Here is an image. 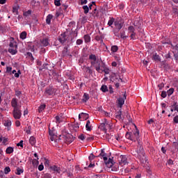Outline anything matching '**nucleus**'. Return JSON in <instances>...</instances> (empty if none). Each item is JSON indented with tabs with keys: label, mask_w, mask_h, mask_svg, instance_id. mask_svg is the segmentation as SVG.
<instances>
[{
	"label": "nucleus",
	"mask_w": 178,
	"mask_h": 178,
	"mask_svg": "<svg viewBox=\"0 0 178 178\" xmlns=\"http://www.w3.org/2000/svg\"><path fill=\"white\" fill-rule=\"evenodd\" d=\"M42 44L43 47H48L49 45V39L48 38L43 39L42 40Z\"/></svg>",
	"instance_id": "6ab92c4d"
},
{
	"label": "nucleus",
	"mask_w": 178,
	"mask_h": 178,
	"mask_svg": "<svg viewBox=\"0 0 178 178\" xmlns=\"http://www.w3.org/2000/svg\"><path fill=\"white\" fill-rule=\"evenodd\" d=\"M54 18V15H48L46 19V23L47 24H51V20H52V19Z\"/></svg>",
	"instance_id": "aec40b11"
},
{
	"label": "nucleus",
	"mask_w": 178,
	"mask_h": 178,
	"mask_svg": "<svg viewBox=\"0 0 178 178\" xmlns=\"http://www.w3.org/2000/svg\"><path fill=\"white\" fill-rule=\"evenodd\" d=\"M83 40L86 44H88V42H91V36L88 34L84 35Z\"/></svg>",
	"instance_id": "dca6fc26"
},
{
	"label": "nucleus",
	"mask_w": 178,
	"mask_h": 178,
	"mask_svg": "<svg viewBox=\"0 0 178 178\" xmlns=\"http://www.w3.org/2000/svg\"><path fill=\"white\" fill-rule=\"evenodd\" d=\"M43 178H52L49 174H44Z\"/></svg>",
	"instance_id": "338daca9"
},
{
	"label": "nucleus",
	"mask_w": 178,
	"mask_h": 178,
	"mask_svg": "<svg viewBox=\"0 0 178 178\" xmlns=\"http://www.w3.org/2000/svg\"><path fill=\"white\" fill-rule=\"evenodd\" d=\"M9 47L10 48H17V43L13 39V40L10 42Z\"/></svg>",
	"instance_id": "4be33fe9"
},
{
	"label": "nucleus",
	"mask_w": 178,
	"mask_h": 178,
	"mask_svg": "<svg viewBox=\"0 0 178 178\" xmlns=\"http://www.w3.org/2000/svg\"><path fill=\"white\" fill-rule=\"evenodd\" d=\"M45 106H46L45 104H42L40 106L39 109H38L40 113H41V112H42V111H44V109H45Z\"/></svg>",
	"instance_id": "ea45409f"
},
{
	"label": "nucleus",
	"mask_w": 178,
	"mask_h": 178,
	"mask_svg": "<svg viewBox=\"0 0 178 178\" xmlns=\"http://www.w3.org/2000/svg\"><path fill=\"white\" fill-rule=\"evenodd\" d=\"M38 170H40V172L42 170H44V165L42 164H40L39 166H38Z\"/></svg>",
	"instance_id": "0e129e2a"
},
{
	"label": "nucleus",
	"mask_w": 178,
	"mask_h": 178,
	"mask_svg": "<svg viewBox=\"0 0 178 178\" xmlns=\"http://www.w3.org/2000/svg\"><path fill=\"white\" fill-rule=\"evenodd\" d=\"M119 49V48L118 47V46L114 45L111 47V51L113 52H118V50Z\"/></svg>",
	"instance_id": "58836bf2"
},
{
	"label": "nucleus",
	"mask_w": 178,
	"mask_h": 178,
	"mask_svg": "<svg viewBox=\"0 0 178 178\" xmlns=\"http://www.w3.org/2000/svg\"><path fill=\"white\" fill-rule=\"evenodd\" d=\"M98 156H106V153H105V151L104 149L101 150V153Z\"/></svg>",
	"instance_id": "de8ad7c7"
},
{
	"label": "nucleus",
	"mask_w": 178,
	"mask_h": 178,
	"mask_svg": "<svg viewBox=\"0 0 178 178\" xmlns=\"http://www.w3.org/2000/svg\"><path fill=\"white\" fill-rule=\"evenodd\" d=\"M114 24H115L116 29H118V30H120L122 29V27H123V24L119 23V22H118V21L115 22Z\"/></svg>",
	"instance_id": "412c9836"
},
{
	"label": "nucleus",
	"mask_w": 178,
	"mask_h": 178,
	"mask_svg": "<svg viewBox=\"0 0 178 178\" xmlns=\"http://www.w3.org/2000/svg\"><path fill=\"white\" fill-rule=\"evenodd\" d=\"M172 106L174 109V111H177L178 112V105L177 102H173L172 104Z\"/></svg>",
	"instance_id": "7c9ffc66"
},
{
	"label": "nucleus",
	"mask_w": 178,
	"mask_h": 178,
	"mask_svg": "<svg viewBox=\"0 0 178 178\" xmlns=\"http://www.w3.org/2000/svg\"><path fill=\"white\" fill-rule=\"evenodd\" d=\"M173 122L175 123V124H177V123H178V115L174 117V118H173Z\"/></svg>",
	"instance_id": "052dcab7"
},
{
	"label": "nucleus",
	"mask_w": 178,
	"mask_h": 178,
	"mask_svg": "<svg viewBox=\"0 0 178 178\" xmlns=\"http://www.w3.org/2000/svg\"><path fill=\"white\" fill-rule=\"evenodd\" d=\"M13 13H15V15H19V6H14L13 7Z\"/></svg>",
	"instance_id": "5701e85b"
},
{
	"label": "nucleus",
	"mask_w": 178,
	"mask_h": 178,
	"mask_svg": "<svg viewBox=\"0 0 178 178\" xmlns=\"http://www.w3.org/2000/svg\"><path fill=\"white\" fill-rule=\"evenodd\" d=\"M32 163H33V166H38V160L34 159L32 161Z\"/></svg>",
	"instance_id": "49530a36"
},
{
	"label": "nucleus",
	"mask_w": 178,
	"mask_h": 178,
	"mask_svg": "<svg viewBox=\"0 0 178 178\" xmlns=\"http://www.w3.org/2000/svg\"><path fill=\"white\" fill-rule=\"evenodd\" d=\"M167 95H168V92H166V91H163V92H161V97H162V98H166Z\"/></svg>",
	"instance_id": "3c124183"
},
{
	"label": "nucleus",
	"mask_w": 178,
	"mask_h": 178,
	"mask_svg": "<svg viewBox=\"0 0 178 178\" xmlns=\"http://www.w3.org/2000/svg\"><path fill=\"white\" fill-rule=\"evenodd\" d=\"M24 131H26L27 134H31V126H29L28 127H26L24 129Z\"/></svg>",
	"instance_id": "72a5a7b5"
},
{
	"label": "nucleus",
	"mask_w": 178,
	"mask_h": 178,
	"mask_svg": "<svg viewBox=\"0 0 178 178\" xmlns=\"http://www.w3.org/2000/svg\"><path fill=\"white\" fill-rule=\"evenodd\" d=\"M29 143L31 145H35V138H34L33 136H31L29 138Z\"/></svg>",
	"instance_id": "2f4dec72"
},
{
	"label": "nucleus",
	"mask_w": 178,
	"mask_h": 178,
	"mask_svg": "<svg viewBox=\"0 0 178 178\" xmlns=\"http://www.w3.org/2000/svg\"><path fill=\"white\" fill-rule=\"evenodd\" d=\"M95 40H96V41H101V42H104V40H102L101 36L99 35L95 36Z\"/></svg>",
	"instance_id": "8fccbe9b"
},
{
	"label": "nucleus",
	"mask_w": 178,
	"mask_h": 178,
	"mask_svg": "<svg viewBox=\"0 0 178 178\" xmlns=\"http://www.w3.org/2000/svg\"><path fill=\"white\" fill-rule=\"evenodd\" d=\"M173 92H175V88H170L168 91H167V95L168 97H170V95H172V94H173Z\"/></svg>",
	"instance_id": "c756f323"
},
{
	"label": "nucleus",
	"mask_w": 178,
	"mask_h": 178,
	"mask_svg": "<svg viewBox=\"0 0 178 178\" xmlns=\"http://www.w3.org/2000/svg\"><path fill=\"white\" fill-rule=\"evenodd\" d=\"M102 67H103L102 73L104 72L105 74H109L111 70H109V68L107 67L106 65H105V64H103V65H102Z\"/></svg>",
	"instance_id": "f3484780"
},
{
	"label": "nucleus",
	"mask_w": 178,
	"mask_h": 178,
	"mask_svg": "<svg viewBox=\"0 0 178 178\" xmlns=\"http://www.w3.org/2000/svg\"><path fill=\"white\" fill-rule=\"evenodd\" d=\"M27 58H29L30 60H34V57L33 56V54L31 52L26 53Z\"/></svg>",
	"instance_id": "f704fd0d"
},
{
	"label": "nucleus",
	"mask_w": 178,
	"mask_h": 178,
	"mask_svg": "<svg viewBox=\"0 0 178 178\" xmlns=\"http://www.w3.org/2000/svg\"><path fill=\"white\" fill-rule=\"evenodd\" d=\"M86 129L88 131H91V130H92V124H91V122L90 120L86 122Z\"/></svg>",
	"instance_id": "ddd939ff"
},
{
	"label": "nucleus",
	"mask_w": 178,
	"mask_h": 178,
	"mask_svg": "<svg viewBox=\"0 0 178 178\" xmlns=\"http://www.w3.org/2000/svg\"><path fill=\"white\" fill-rule=\"evenodd\" d=\"M128 31L129 33H135L136 29H134V26H130L128 27Z\"/></svg>",
	"instance_id": "c9c22d12"
},
{
	"label": "nucleus",
	"mask_w": 178,
	"mask_h": 178,
	"mask_svg": "<svg viewBox=\"0 0 178 178\" xmlns=\"http://www.w3.org/2000/svg\"><path fill=\"white\" fill-rule=\"evenodd\" d=\"M9 172H10V168L9 166L6 167L4 168V173H5V175H8V173H9Z\"/></svg>",
	"instance_id": "c03bdc74"
},
{
	"label": "nucleus",
	"mask_w": 178,
	"mask_h": 178,
	"mask_svg": "<svg viewBox=\"0 0 178 178\" xmlns=\"http://www.w3.org/2000/svg\"><path fill=\"white\" fill-rule=\"evenodd\" d=\"M16 175H20L21 173H23V169H20V168H17Z\"/></svg>",
	"instance_id": "a18cd8bd"
},
{
	"label": "nucleus",
	"mask_w": 178,
	"mask_h": 178,
	"mask_svg": "<svg viewBox=\"0 0 178 178\" xmlns=\"http://www.w3.org/2000/svg\"><path fill=\"white\" fill-rule=\"evenodd\" d=\"M95 158V156L93 154H91L90 156H89V161H92L94 160V159Z\"/></svg>",
	"instance_id": "4d7b16f0"
},
{
	"label": "nucleus",
	"mask_w": 178,
	"mask_h": 178,
	"mask_svg": "<svg viewBox=\"0 0 178 178\" xmlns=\"http://www.w3.org/2000/svg\"><path fill=\"white\" fill-rule=\"evenodd\" d=\"M111 129V125L108 123V120L106 119H104V122L100 124L99 126V129L102 130V131H104V133H106V128Z\"/></svg>",
	"instance_id": "20e7f679"
},
{
	"label": "nucleus",
	"mask_w": 178,
	"mask_h": 178,
	"mask_svg": "<svg viewBox=\"0 0 178 178\" xmlns=\"http://www.w3.org/2000/svg\"><path fill=\"white\" fill-rule=\"evenodd\" d=\"M15 95L16 97H18V98H20V95H22V92L20 90H15Z\"/></svg>",
	"instance_id": "09e8293b"
},
{
	"label": "nucleus",
	"mask_w": 178,
	"mask_h": 178,
	"mask_svg": "<svg viewBox=\"0 0 178 178\" xmlns=\"http://www.w3.org/2000/svg\"><path fill=\"white\" fill-rule=\"evenodd\" d=\"M136 131H134V137L136 138V140H137V141H140L138 140V138H140V131H138V129H137V127H136Z\"/></svg>",
	"instance_id": "f8f14e48"
},
{
	"label": "nucleus",
	"mask_w": 178,
	"mask_h": 178,
	"mask_svg": "<svg viewBox=\"0 0 178 178\" xmlns=\"http://www.w3.org/2000/svg\"><path fill=\"white\" fill-rule=\"evenodd\" d=\"M21 40H26L27 38V33L26 31H23L19 35Z\"/></svg>",
	"instance_id": "cd10ccee"
},
{
	"label": "nucleus",
	"mask_w": 178,
	"mask_h": 178,
	"mask_svg": "<svg viewBox=\"0 0 178 178\" xmlns=\"http://www.w3.org/2000/svg\"><path fill=\"white\" fill-rule=\"evenodd\" d=\"M81 44H83V40L81 39H78L76 40V45H81Z\"/></svg>",
	"instance_id": "6e6d98bb"
},
{
	"label": "nucleus",
	"mask_w": 178,
	"mask_h": 178,
	"mask_svg": "<svg viewBox=\"0 0 178 178\" xmlns=\"http://www.w3.org/2000/svg\"><path fill=\"white\" fill-rule=\"evenodd\" d=\"M113 23H115V19L111 18L108 22V26H112V24H113Z\"/></svg>",
	"instance_id": "79ce46f5"
},
{
	"label": "nucleus",
	"mask_w": 178,
	"mask_h": 178,
	"mask_svg": "<svg viewBox=\"0 0 178 178\" xmlns=\"http://www.w3.org/2000/svg\"><path fill=\"white\" fill-rule=\"evenodd\" d=\"M124 99H126V95H124L123 97H120L118 99V104L119 108H122V106L124 105Z\"/></svg>",
	"instance_id": "1a4fd4ad"
},
{
	"label": "nucleus",
	"mask_w": 178,
	"mask_h": 178,
	"mask_svg": "<svg viewBox=\"0 0 178 178\" xmlns=\"http://www.w3.org/2000/svg\"><path fill=\"white\" fill-rule=\"evenodd\" d=\"M51 141H56V135H54L49 137Z\"/></svg>",
	"instance_id": "5fc2aeb1"
},
{
	"label": "nucleus",
	"mask_w": 178,
	"mask_h": 178,
	"mask_svg": "<svg viewBox=\"0 0 178 178\" xmlns=\"http://www.w3.org/2000/svg\"><path fill=\"white\" fill-rule=\"evenodd\" d=\"M90 116L86 113H81L79 115V119H83V120H87Z\"/></svg>",
	"instance_id": "9b49d317"
},
{
	"label": "nucleus",
	"mask_w": 178,
	"mask_h": 178,
	"mask_svg": "<svg viewBox=\"0 0 178 178\" xmlns=\"http://www.w3.org/2000/svg\"><path fill=\"white\" fill-rule=\"evenodd\" d=\"M11 106L13 108V116L16 120L22 118V106L17 103V99L13 98L11 100Z\"/></svg>",
	"instance_id": "f257e3e1"
},
{
	"label": "nucleus",
	"mask_w": 178,
	"mask_h": 178,
	"mask_svg": "<svg viewBox=\"0 0 178 178\" xmlns=\"http://www.w3.org/2000/svg\"><path fill=\"white\" fill-rule=\"evenodd\" d=\"M102 157H103V159H104V163L107 168H112V166H113V159H109L108 160V157H106V156H102Z\"/></svg>",
	"instance_id": "423d86ee"
},
{
	"label": "nucleus",
	"mask_w": 178,
	"mask_h": 178,
	"mask_svg": "<svg viewBox=\"0 0 178 178\" xmlns=\"http://www.w3.org/2000/svg\"><path fill=\"white\" fill-rule=\"evenodd\" d=\"M54 94H55V89H54L52 86H49L46 88L44 91V95L51 96V95H54Z\"/></svg>",
	"instance_id": "0eeeda50"
},
{
	"label": "nucleus",
	"mask_w": 178,
	"mask_h": 178,
	"mask_svg": "<svg viewBox=\"0 0 178 178\" xmlns=\"http://www.w3.org/2000/svg\"><path fill=\"white\" fill-rule=\"evenodd\" d=\"M55 119L56 124H59V123H62V122H63V118L61 115H56Z\"/></svg>",
	"instance_id": "a211bd4d"
},
{
	"label": "nucleus",
	"mask_w": 178,
	"mask_h": 178,
	"mask_svg": "<svg viewBox=\"0 0 178 178\" xmlns=\"http://www.w3.org/2000/svg\"><path fill=\"white\" fill-rule=\"evenodd\" d=\"M134 155L138 158L141 163H147V157H145V153L144 152V147H143V145L140 143V141H138V147L136 151L134 152Z\"/></svg>",
	"instance_id": "7ed1b4c3"
},
{
	"label": "nucleus",
	"mask_w": 178,
	"mask_h": 178,
	"mask_svg": "<svg viewBox=\"0 0 178 178\" xmlns=\"http://www.w3.org/2000/svg\"><path fill=\"white\" fill-rule=\"evenodd\" d=\"M62 55H63V56H70L69 51L67 50V47H65L64 48Z\"/></svg>",
	"instance_id": "393cba45"
},
{
	"label": "nucleus",
	"mask_w": 178,
	"mask_h": 178,
	"mask_svg": "<svg viewBox=\"0 0 178 178\" xmlns=\"http://www.w3.org/2000/svg\"><path fill=\"white\" fill-rule=\"evenodd\" d=\"M30 15H31V10H30L23 13V15L25 16L26 17H27V16H30Z\"/></svg>",
	"instance_id": "37998d69"
},
{
	"label": "nucleus",
	"mask_w": 178,
	"mask_h": 178,
	"mask_svg": "<svg viewBox=\"0 0 178 178\" xmlns=\"http://www.w3.org/2000/svg\"><path fill=\"white\" fill-rule=\"evenodd\" d=\"M167 163H168V165H173V160H172V159H169L168 161H167Z\"/></svg>",
	"instance_id": "774afa93"
},
{
	"label": "nucleus",
	"mask_w": 178,
	"mask_h": 178,
	"mask_svg": "<svg viewBox=\"0 0 178 178\" xmlns=\"http://www.w3.org/2000/svg\"><path fill=\"white\" fill-rule=\"evenodd\" d=\"M101 90L103 92H108V86H105V85H103L101 88Z\"/></svg>",
	"instance_id": "e433bc0d"
},
{
	"label": "nucleus",
	"mask_w": 178,
	"mask_h": 178,
	"mask_svg": "<svg viewBox=\"0 0 178 178\" xmlns=\"http://www.w3.org/2000/svg\"><path fill=\"white\" fill-rule=\"evenodd\" d=\"M17 147H21L23 148V140L19 141V143L17 144Z\"/></svg>",
	"instance_id": "e2e57ef3"
},
{
	"label": "nucleus",
	"mask_w": 178,
	"mask_h": 178,
	"mask_svg": "<svg viewBox=\"0 0 178 178\" xmlns=\"http://www.w3.org/2000/svg\"><path fill=\"white\" fill-rule=\"evenodd\" d=\"M125 137L128 140H131V141H136V139H134V136L131 135V132H127Z\"/></svg>",
	"instance_id": "2eb2a0df"
},
{
	"label": "nucleus",
	"mask_w": 178,
	"mask_h": 178,
	"mask_svg": "<svg viewBox=\"0 0 178 178\" xmlns=\"http://www.w3.org/2000/svg\"><path fill=\"white\" fill-rule=\"evenodd\" d=\"M86 141H92V140H94V136H87L86 138Z\"/></svg>",
	"instance_id": "603ef678"
},
{
	"label": "nucleus",
	"mask_w": 178,
	"mask_h": 178,
	"mask_svg": "<svg viewBox=\"0 0 178 178\" xmlns=\"http://www.w3.org/2000/svg\"><path fill=\"white\" fill-rule=\"evenodd\" d=\"M51 169H53V170H54L55 172H59V168L56 167V165H54L53 167H51Z\"/></svg>",
	"instance_id": "bf43d9fd"
},
{
	"label": "nucleus",
	"mask_w": 178,
	"mask_h": 178,
	"mask_svg": "<svg viewBox=\"0 0 178 178\" xmlns=\"http://www.w3.org/2000/svg\"><path fill=\"white\" fill-rule=\"evenodd\" d=\"M85 71L86 73H89V74H92V70L90 67H84Z\"/></svg>",
	"instance_id": "473e14b6"
},
{
	"label": "nucleus",
	"mask_w": 178,
	"mask_h": 178,
	"mask_svg": "<svg viewBox=\"0 0 178 178\" xmlns=\"http://www.w3.org/2000/svg\"><path fill=\"white\" fill-rule=\"evenodd\" d=\"M152 59L156 60V62H161V57L156 54L153 55Z\"/></svg>",
	"instance_id": "b1692460"
},
{
	"label": "nucleus",
	"mask_w": 178,
	"mask_h": 178,
	"mask_svg": "<svg viewBox=\"0 0 178 178\" xmlns=\"http://www.w3.org/2000/svg\"><path fill=\"white\" fill-rule=\"evenodd\" d=\"M61 15H62V12H60V11H57L56 13V17H59V16H61Z\"/></svg>",
	"instance_id": "69168bd1"
},
{
	"label": "nucleus",
	"mask_w": 178,
	"mask_h": 178,
	"mask_svg": "<svg viewBox=\"0 0 178 178\" xmlns=\"http://www.w3.org/2000/svg\"><path fill=\"white\" fill-rule=\"evenodd\" d=\"M69 40V36H67V32H65L61 33L60 35L58 37V41L61 44H65Z\"/></svg>",
	"instance_id": "39448f33"
},
{
	"label": "nucleus",
	"mask_w": 178,
	"mask_h": 178,
	"mask_svg": "<svg viewBox=\"0 0 178 178\" xmlns=\"http://www.w3.org/2000/svg\"><path fill=\"white\" fill-rule=\"evenodd\" d=\"M83 9L84 10L85 15H87V13H88V11L90 10V8L87 6H83Z\"/></svg>",
	"instance_id": "4c0bfd02"
},
{
	"label": "nucleus",
	"mask_w": 178,
	"mask_h": 178,
	"mask_svg": "<svg viewBox=\"0 0 178 178\" xmlns=\"http://www.w3.org/2000/svg\"><path fill=\"white\" fill-rule=\"evenodd\" d=\"M89 60L90 62V67H95L96 72H98V73H102V61H101L99 59L97 58V56L95 54H90L89 56Z\"/></svg>",
	"instance_id": "f03ea898"
},
{
	"label": "nucleus",
	"mask_w": 178,
	"mask_h": 178,
	"mask_svg": "<svg viewBox=\"0 0 178 178\" xmlns=\"http://www.w3.org/2000/svg\"><path fill=\"white\" fill-rule=\"evenodd\" d=\"M13 151H14V148L13 147H7V149L6 150V153L8 154H13Z\"/></svg>",
	"instance_id": "c85d7f7f"
},
{
	"label": "nucleus",
	"mask_w": 178,
	"mask_h": 178,
	"mask_svg": "<svg viewBox=\"0 0 178 178\" xmlns=\"http://www.w3.org/2000/svg\"><path fill=\"white\" fill-rule=\"evenodd\" d=\"M90 99V96L87 93H84L83 98L82 99L83 102H87Z\"/></svg>",
	"instance_id": "a878e982"
},
{
	"label": "nucleus",
	"mask_w": 178,
	"mask_h": 178,
	"mask_svg": "<svg viewBox=\"0 0 178 178\" xmlns=\"http://www.w3.org/2000/svg\"><path fill=\"white\" fill-rule=\"evenodd\" d=\"M158 87H159V90H162L163 88V87H165V84H163V83H161L158 85Z\"/></svg>",
	"instance_id": "13d9d810"
},
{
	"label": "nucleus",
	"mask_w": 178,
	"mask_h": 178,
	"mask_svg": "<svg viewBox=\"0 0 178 178\" xmlns=\"http://www.w3.org/2000/svg\"><path fill=\"white\" fill-rule=\"evenodd\" d=\"M3 124L6 127H8V130H10V127L12 126V121L7 120H4L3 122Z\"/></svg>",
	"instance_id": "9d476101"
},
{
	"label": "nucleus",
	"mask_w": 178,
	"mask_h": 178,
	"mask_svg": "<svg viewBox=\"0 0 178 178\" xmlns=\"http://www.w3.org/2000/svg\"><path fill=\"white\" fill-rule=\"evenodd\" d=\"M8 52H10L11 55H16V54H17V47H10Z\"/></svg>",
	"instance_id": "4468645a"
},
{
	"label": "nucleus",
	"mask_w": 178,
	"mask_h": 178,
	"mask_svg": "<svg viewBox=\"0 0 178 178\" xmlns=\"http://www.w3.org/2000/svg\"><path fill=\"white\" fill-rule=\"evenodd\" d=\"M54 4L56 6H60V0H54Z\"/></svg>",
	"instance_id": "864d4df0"
},
{
	"label": "nucleus",
	"mask_w": 178,
	"mask_h": 178,
	"mask_svg": "<svg viewBox=\"0 0 178 178\" xmlns=\"http://www.w3.org/2000/svg\"><path fill=\"white\" fill-rule=\"evenodd\" d=\"M49 137H51L52 136H55V134L54 133V131H52L49 129Z\"/></svg>",
	"instance_id": "680f3d73"
},
{
	"label": "nucleus",
	"mask_w": 178,
	"mask_h": 178,
	"mask_svg": "<svg viewBox=\"0 0 178 178\" xmlns=\"http://www.w3.org/2000/svg\"><path fill=\"white\" fill-rule=\"evenodd\" d=\"M115 118H116V119H118V120H122V110H120L118 113H117V114H116V115H115Z\"/></svg>",
	"instance_id": "bb28decb"
},
{
	"label": "nucleus",
	"mask_w": 178,
	"mask_h": 178,
	"mask_svg": "<svg viewBox=\"0 0 178 178\" xmlns=\"http://www.w3.org/2000/svg\"><path fill=\"white\" fill-rule=\"evenodd\" d=\"M78 138L79 140H81V141H84L86 140V137L84 136V134H81L78 136Z\"/></svg>",
	"instance_id": "a19ab883"
},
{
	"label": "nucleus",
	"mask_w": 178,
	"mask_h": 178,
	"mask_svg": "<svg viewBox=\"0 0 178 178\" xmlns=\"http://www.w3.org/2000/svg\"><path fill=\"white\" fill-rule=\"evenodd\" d=\"M118 161L120 162V165H121L122 166H123L124 165H127L128 163L127 157H126V156L124 155L120 156V157L118 158Z\"/></svg>",
	"instance_id": "6e6552de"
}]
</instances>
